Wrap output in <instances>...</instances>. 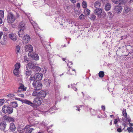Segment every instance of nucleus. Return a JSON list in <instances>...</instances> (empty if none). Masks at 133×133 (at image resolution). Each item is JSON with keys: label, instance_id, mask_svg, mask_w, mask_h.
Wrapping results in <instances>:
<instances>
[{"label": "nucleus", "instance_id": "f257e3e1", "mask_svg": "<svg viewBox=\"0 0 133 133\" xmlns=\"http://www.w3.org/2000/svg\"><path fill=\"white\" fill-rule=\"evenodd\" d=\"M123 117L122 120L123 121L122 123V125L125 127L127 125V122H130L131 121V119L129 117L127 116V113L126 112V110L125 109H124L122 112Z\"/></svg>", "mask_w": 133, "mask_h": 133}, {"label": "nucleus", "instance_id": "f03ea898", "mask_svg": "<svg viewBox=\"0 0 133 133\" xmlns=\"http://www.w3.org/2000/svg\"><path fill=\"white\" fill-rule=\"evenodd\" d=\"M16 19V16L11 12L8 13L7 18V21L9 24L13 23Z\"/></svg>", "mask_w": 133, "mask_h": 133}, {"label": "nucleus", "instance_id": "7ed1b4c3", "mask_svg": "<svg viewBox=\"0 0 133 133\" xmlns=\"http://www.w3.org/2000/svg\"><path fill=\"white\" fill-rule=\"evenodd\" d=\"M2 111L5 114H10L13 112V109L11 107L7 105H4L3 107Z\"/></svg>", "mask_w": 133, "mask_h": 133}, {"label": "nucleus", "instance_id": "20e7f679", "mask_svg": "<svg viewBox=\"0 0 133 133\" xmlns=\"http://www.w3.org/2000/svg\"><path fill=\"white\" fill-rule=\"evenodd\" d=\"M34 89H40L42 88V83L38 81H34L32 84Z\"/></svg>", "mask_w": 133, "mask_h": 133}, {"label": "nucleus", "instance_id": "39448f33", "mask_svg": "<svg viewBox=\"0 0 133 133\" xmlns=\"http://www.w3.org/2000/svg\"><path fill=\"white\" fill-rule=\"evenodd\" d=\"M42 102V99L40 98H36L34 99L33 104L35 105H39Z\"/></svg>", "mask_w": 133, "mask_h": 133}, {"label": "nucleus", "instance_id": "423d86ee", "mask_svg": "<svg viewBox=\"0 0 133 133\" xmlns=\"http://www.w3.org/2000/svg\"><path fill=\"white\" fill-rule=\"evenodd\" d=\"M28 56H30L32 59L35 60L37 61L39 59V56L37 54L30 52L28 53Z\"/></svg>", "mask_w": 133, "mask_h": 133}, {"label": "nucleus", "instance_id": "0eeeda50", "mask_svg": "<svg viewBox=\"0 0 133 133\" xmlns=\"http://www.w3.org/2000/svg\"><path fill=\"white\" fill-rule=\"evenodd\" d=\"M29 19L30 22L33 25L34 28V29L35 31L36 32V34L37 35H39V34H38L37 32L39 31V29L38 26L37 24L34 22L32 20H30L29 18Z\"/></svg>", "mask_w": 133, "mask_h": 133}, {"label": "nucleus", "instance_id": "6e6552de", "mask_svg": "<svg viewBox=\"0 0 133 133\" xmlns=\"http://www.w3.org/2000/svg\"><path fill=\"white\" fill-rule=\"evenodd\" d=\"M25 50L26 52H32L33 50V47L30 44H27L25 46Z\"/></svg>", "mask_w": 133, "mask_h": 133}, {"label": "nucleus", "instance_id": "1a4fd4ad", "mask_svg": "<svg viewBox=\"0 0 133 133\" xmlns=\"http://www.w3.org/2000/svg\"><path fill=\"white\" fill-rule=\"evenodd\" d=\"M3 120L8 121L9 122H13L14 121V118L8 116L6 115L4 116L2 118Z\"/></svg>", "mask_w": 133, "mask_h": 133}, {"label": "nucleus", "instance_id": "9d476101", "mask_svg": "<svg viewBox=\"0 0 133 133\" xmlns=\"http://www.w3.org/2000/svg\"><path fill=\"white\" fill-rule=\"evenodd\" d=\"M30 38L29 36L28 35H24L23 38V42L24 44L28 43L30 40Z\"/></svg>", "mask_w": 133, "mask_h": 133}, {"label": "nucleus", "instance_id": "9b49d317", "mask_svg": "<svg viewBox=\"0 0 133 133\" xmlns=\"http://www.w3.org/2000/svg\"><path fill=\"white\" fill-rule=\"evenodd\" d=\"M54 105V104L52 103H50L49 105V107L50 108H51L50 109H49L48 111H46V113H47L48 112H49L50 114H51L52 113H53L54 111L53 110H55L56 109L55 108V106L52 107V106Z\"/></svg>", "mask_w": 133, "mask_h": 133}, {"label": "nucleus", "instance_id": "f8f14e48", "mask_svg": "<svg viewBox=\"0 0 133 133\" xmlns=\"http://www.w3.org/2000/svg\"><path fill=\"white\" fill-rule=\"evenodd\" d=\"M43 76L42 73H38L35 75V78L36 81H38L42 80Z\"/></svg>", "mask_w": 133, "mask_h": 133}, {"label": "nucleus", "instance_id": "ddd939ff", "mask_svg": "<svg viewBox=\"0 0 133 133\" xmlns=\"http://www.w3.org/2000/svg\"><path fill=\"white\" fill-rule=\"evenodd\" d=\"M47 56L48 58L50 64L51 65L53 63L54 59L52 58L53 56L52 54H51L49 52L47 53Z\"/></svg>", "mask_w": 133, "mask_h": 133}, {"label": "nucleus", "instance_id": "4468645a", "mask_svg": "<svg viewBox=\"0 0 133 133\" xmlns=\"http://www.w3.org/2000/svg\"><path fill=\"white\" fill-rule=\"evenodd\" d=\"M102 11V9H101L97 8L94 10V13L98 17H100Z\"/></svg>", "mask_w": 133, "mask_h": 133}, {"label": "nucleus", "instance_id": "2eb2a0df", "mask_svg": "<svg viewBox=\"0 0 133 133\" xmlns=\"http://www.w3.org/2000/svg\"><path fill=\"white\" fill-rule=\"evenodd\" d=\"M36 66V64H34V62H31L28 64L26 66V68L27 70L29 68H35Z\"/></svg>", "mask_w": 133, "mask_h": 133}, {"label": "nucleus", "instance_id": "dca6fc26", "mask_svg": "<svg viewBox=\"0 0 133 133\" xmlns=\"http://www.w3.org/2000/svg\"><path fill=\"white\" fill-rule=\"evenodd\" d=\"M122 10V8L121 6L119 5H116L115 8V11L116 13L119 14L120 13Z\"/></svg>", "mask_w": 133, "mask_h": 133}, {"label": "nucleus", "instance_id": "f3484780", "mask_svg": "<svg viewBox=\"0 0 133 133\" xmlns=\"http://www.w3.org/2000/svg\"><path fill=\"white\" fill-rule=\"evenodd\" d=\"M46 95V92L43 90H41L39 91V98H44Z\"/></svg>", "mask_w": 133, "mask_h": 133}, {"label": "nucleus", "instance_id": "a211bd4d", "mask_svg": "<svg viewBox=\"0 0 133 133\" xmlns=\"http://www.w3.org/2000/svg\"><path fill=\"white\" fill-rule=\"evenodd\" d=\"M54 87L56 92L57 93L56 94V95H57L58 96L59 94L58 89H59L60 87V85L58 83H55L54 84Z\"/></svg>", "mask_w": 133, "mask_h": 133}, {"label": "nucleus", "instance_id": "6ab92c4d", "mask_svg": "<svg viewBox=\"0 0 133 133\" xmlns=\"http://www.w3.org/2000/svg\"><path fill=\"white\" fill-rule=\"evenodd\" d=\"M6 124L5 122L2 121L0 123V129L1 130H4L6 128Z\"/></svg>", "mask_w": 133, "mask_h": 133}, {"label": "nucleus", "instance_id": "aec40b11", "mask_svg": "<svg viewBox=\"0 0 133 133\" xmlns=\"http://www.w3.org/2000/svg\"><path fill=\"white\" fill-rule=\"evenodd\" d=\"M35 90L33 91L32 95L33 96L37 97L39 98V90L38 89H34Z\"/></svg>", "mask_w": 133, "mask_h": 133}, {"label": "nucleus", "instance_id": "412c9836", "mask_svg": "<svg viewBox=\"0 0 133 133\" xmlns=\"http://www.w3.org/2000/svg\"><path fill=\"white\" fill-rule=\"evenodd\" d=\"M9 37L13 41H15L17 39L16 35L12 33L9 34Z\"/></svg>", "mask_w": 133, "mask_h": 133}, {"label": "nucleus", "instance_id": "4be33fe9", "mask_svg": "<svg viewBox=\"0 0 133 133\" xmlns=\"http://www.w3.org/2000/svg\"><path fill=\"white\" fill-rule=\"evenodd\" d=\"M22 102L23 103L28 104L32 107H34V104L29 101L25 99L22 101Z\"/></svg>", "mask_w": 133, "mask_h": 133}, {"label": "nucleus", "instance_id": "5701e85b", "mask_svg": "<svg viewBox=\"0 0 133 133\" xmlns=\"http://www.w3.org/2000/svg\"><path fill=\"white\" fill-rule=\"evenodd\" d=\"M23 29H20L18 31V34L19 36L21 37H22L24 35V30Z\"/></svg>", "mask_w": 133, "mask_h": 133}, {"label": "nucleus", "instance_id": "b1692460", "mask_svg": "<svg viewBox=\"0 0 133 133\" xmlns=\"http://www.w3.org/2000/svg\"><path fill=\"white\" fill-rule=\"evenodd\" d=\"M44 84L47 87H49L50 86L51 83V81L49 79H44Z\"/></svg>", "mask_w": 133, "mask_h": 133}, {"label": "nucleus", "instance_id": "393cba45", "mask_svg": "<svg viewBox=\"0 0 133 133\" xmlns=\"http://www.w3.org/2000/svg\"><path fill=\"white\" fill-rule=\"evenodd\" d=\"M25 24L23 22H21L19 24L18 28H20V29H23V30H25Z\"/></svg>", "mask_w": 133, "mask_h": 133}, {"label": "nucleus", "instance_id": "a878e982", "mask_svg": "<svg viewBox=\"0 0 133 133\" xmlns=\"http://www.w3.org/2000/svg\"><path fill=\"white\" fill-rule=\"evenodd\" d=\"M26 87H25L23 84H21L20 86L18 87V91H25L26 90Z\"/></svg>", "mask_w": 133, "mask_h": 133}, {"label": "nucleus", "instance_id": "bb28decb", "mask_svg": "<svg viewBox=\"0 0 133 133\" xmlns=\"http://www.w3.org/2000/svg\"><path fill=\"white\" fill-rule=\"evenodd\" d=\"M10 130L11 131H14L16 129L13 123H11L10 124Z\"/></svg>", "mask_w": 133, "mask_h": 133}, {"label": "nucleus", "instance_id": "cd10ccee", "mask_svg": "<svg viewBox=\"0 0 133 133\" xmlns=\"http://www.w3.org/2000/svg\"><path fill=\"white\" fill-rule=\"evenodd\" d=\"M124 2V0H116L114 1V3L117 4L121 5Z\"/></svg>", "mask_w": 133, "mask_h": 133}, {"label": "nucleus", "instance_id": "c85d7f7f", "mask_svg": "<svg viewBox=\"0 0 133 133\" xmlns=\"http://www.w3.org/2000/svg\"><path fill=\"white\" fill-rule=\"evenodd\" d=\"M111 8V5L110 3H107L105 5V9L106 11H108Z\"/></svg>", "mask_w": 133, "mask_h": 133}, {"label": "nucleus", "instance_id": "c756f323", "mask_svg": "<svg viewBox=\"0 0 133 133\" xmlns=\"http://www.w3.org/2000/svg\"><path fill=\"white\" fill-rule=\"evenodd\" d=\"M101 5L100 3L98 2H96L95 3L94 6L96 8V9L98 8Z\"/></svg>", "mask_w": 133, "mask_h": 133}, {"label": "nucleus", "instance_id": "7c9ffc66", "mask_svg": "<svg viewBox=\"0 0 133 133\" xmlns=\"http://www.w3.org/2000/svg\"><path fill=\"white\" fill-rule=\"evenodd\" d=\"M11 104L12 108H16L18 107V104L16 102H12Z\"/></svg>", "mask_w": 133, "mask_h": 133}, {"label": "nucleus", "instance_id": "2f4dec72", "mask_svg": "<svg viewBox=\"0 0 133 133\" xmlns=\"http://www.w3.org/2000/svg\"><path fill=\"white\" fill-rule=\"evenodd\" d=\"M90 13V11L89 10L87 9L84 10V13L85 15H88Z\"/></svg>", "mask_w": 133, "mask_h": 133}, {"label": "nucleus", "instance_id": "473e14b6", "mask_svg": "<svg viewBox=\"0 0 133 133\" xmlns=\"http://www.w3.org/2000/svg\"><path fill=\"white\" fill-rule=\"evenodd\" d=\"M83 106L81 105H79V106H75L74 107V109L77 110L78 111H79L80 110V108L82 107Z\"/></svg>", "mask_w": 133, "mask_h": 133}, {"label": "nucleus", "instance_id": "72a5a7b5", "mask_svg": "<svg viewBox=\"0 0 133 133\" xmlns=\"http://www.w3.org/2000/svg\"><path fill=\"white\" fill-rule=\"evenodd\" d=\"M20 48V46L19 45H17L16 46L15 52L17 54L19 53Z\"/></svg>", "mask_w": 133, "mask_h": 133}, {"label": "nucleus", "instance_id": "f704fd0d", "mask_svg": "<svg viewBox=\"0 0 133 133\" xmlns=\"http://www.w3.org/2000/svg\"><path fill=\"white\" fill-rule=\"evenodd\" d=\"M99 76L101 77H103L104 76V72L103 71H100L99 74Z\"/></svg>", "mask_w": 133, "mask_h": 133}, {"label": "nucleus", "instance_id": "c9c22d12", "mask_svg": "<svg viewBox=\"0 0 133 133\" xmlns=\"http://www.w3.org/2000/svg\"><path fill=\"white\" fill-rule=\"evenodd\" d=\"M15 69H19L20 67V64L19 63H17L15 65Z\"/></svg>", "mask_w": 133, "mask_h": 133}, {"label": "nucleus", "instance_id": "e433bc0d", "mask_svg": "<svg viewBox=\"0 0 133 133\" xmlns=\"http://www.w3.org/2000/svg\"><path fill=\"white\" fill-rule=\"evenodd\" d=\"M19 69H14V73L15 75H17L19 72Z\"/></svg>", "mask_w": 133, "mask_h": 133}, {"label": "nucleus", "instance_id": "4c0bfd02", "mask_svg": "<svg viewBox=\"0 0 133 133\" xmlns=\"http://www.w3.org/2000/svg\"><path fill=\"white\" fill-rule=\"evenodd\" d=\"M124 13L127 14L130 11V9L129 8L125 7L124 8Z\"/></svg>", "mask_w": 133, "mask_h": 133}, {"label": "nucleus", "instance_id": "58836bf2", "mask_svg": "<svg viewBox=\"0 0 133 133\" xmlns=\"http://www.w3.org/2000/svg\"><path fill=\"white\" fill-rule=\"evenodd\" d=\"M82 6L83 8H85L87 6V4L86 2L84 1L82 3Z\"/></svg>", "mask_w": 133, "mask_h": 133}, {"label": "nucleus", "instance_id": "ea45409f", "mask_svg": "<svg viewBox=\"0 0 133 133\" xmlns=\"http://www.w3.org/2000/svg\"><path fill=\"white\" fill-rule=\"evenodd\" d=\"M89 18L91 20H94L96 16L93 14L90 15Z\"/></svg>", "mask_w": 133, "mask_h": 133}, {"label": "nucleus", "instance_id": "a19ab883", "mask_svg": "<svg viewBox=\"0 0 133 133\" xmlns=\"http://www.w3.org/2000/svg\"><path fill=\"white\" fill-rule=\"evenodd\" d=\"M4 12L3 10L0 11V17L2 18H3L4 16Z\"/></svg>", "mask_w": 133, "mask_h": 133}, {"label": "nucleus", "instance_id": "79ce46f5", "mask_svg": "<svg viewBox=\"0 0 133 133\" xmlns=\"http://www.w3.org/2000/svg\"><path fill=\"white\" fill-rule=\"evenodd\" d=\"M127 130L129 133L132 132L133 131V128L131 127L128 128Z\"/></svg>", "mask_w": 133, "mask_h": 133}, {"label": "nucleus", "instance_id": "37998d69", "mask_svg": "<svg viewBox=\"0 0 133 133\" xmlns=\"http://www.w3.org/2000/svg\"><path fill=\"white\" fill-rule=\"evenodd\" d=\"M90 111L91 114L92 115H94L96 114V111H95L94 110L91 109H90Z\"/></svg>", "mask_w": 133, "mask_h": 133}, {"label": "nucleus", "instance_id": "c03bdc74", "mask_svg": "<svg viewBox=\"0 0 133 133\" xmlns=\"http://www.w3.org/2000/svg\"><path fill=\"white\" fill-rule=\"evenodd\" d=\"M34 130L33 128H30L28 129L26 132L25 133H31L32 131Z\"/></svg>", "mask_w": 133, "mask_h": 133}, {"label": "nucleus", "instance_id": "a18cd8bd", "mask_svg": "<svg viewBox=\"0 0 133 133\" xmlns=\"http://www.w3.org/2000/svg\"><path fill=\"white\" fill-rule=\"evenodd\" d=\"M71 88H72L75 91H77V88L74 86V85H75V84H71Z\"/></svg>", "mask_w": 133, "mask_h": 133}, {"label": "nucleus", "instance_id": "49530a36", "mask_svg": "<svg viewBox=\"0 0 133 133\" xmlns=\"http://www.w3.org/2000/svg\"><path fill=\"white\" fill-rule=\"evenodd\" d=\"M29 81L30 82H31L33 81H36V80H35V75L34 76V77H32V76H31L29 78Z\"/></svg>", "mask_w": 133, "mask_h": 133}, {"label": "nucleus", "instance_id": "de8ad7c7", "mask_svg": "<svg viewBox=\"0 0 133 133\" xmlns=\"http://www.w3.org/2000/svg\"><path fill=\"white\" fill-rule=\"evenodd\" d=\"M14 96V94H10L7 95V97L10 98L11 99H12Z\"/></svg>", "mask_w": 133, "mask_h": 133}, {"label": "nucleus", "instance_id": "09e8293b", "mask_svg": "<svg viewBox=\"0 0 133 133\" xmlns=\"http://www.w3.org/2000/svg\"><path fill=\"white\" fill-rule=\"evenodd\" d=\"M72 71L73 72L72 73H70V71H69V70H68V73L69 74H70L71 75H74V74L75 73V69H72Z\"/></svg>", "mask_w": 133, "mask_h": 133}, {"label": "nucleus", "instance_id": "8fccbe9b", "mask_svg": "<svg viewBox=\"0 0 133 133\" xmlns=\"http://www.w3.org/2000/svg\"><path fill=\"white\" fill-rule=\"evenodd\" d=\"M102 1L103 3L104 4H106L107 3H109V0H102Z\"/></svg>", "mask_w": 133, "mask_h": 133}, {"label": "nucleus", "instance_id": "3c124183", "mask_svg": "<svg viewBox=\"0 0 133 133\" xmlns=\"http://www.w3.org/2000/svg\"><path fill=\"white\" fill-rule=\"evenodd\" d=\"M24 60L25 62L27 63L29 61L28 59L26 56H25L24 57Z\"/></svg>", "mask_w": 133, "mask_h": 133}, {"label": "nucleus", "instance_id": "603ef678", "mask_svg": "<svg viewBox=\"0 0 133 133\" xmlns=\"http://www.w3.org/2000/svg\"><path fill=\"white\" fill-rule=\"evenodd\" d=\"M108 15L109 17V18H112L113 17V15L111 12H109L108 13Z\"/></svg>", "mask_w": 133, "mask_h": 133}, {"label": "nucleus", "instance_id": "864d4df0", "mask_svg": "<svg viewBox=\"0 0 133 133\" xmlns=\"http://www.w3.org/2000/svg\"><path fill=\"white\" fill-rule=\"evenodd\" d=\"M40 38L41 40V42L43 46H44V45H45L46 44V41H43V40L42 39L41 37H40Z\"/></svg>", "mask_w": 133, "mask_h": 133}, {"label": "nucleus", "instance_id": "5fc2aeb1", "mask_svg": "<svg viewBox=\"0 0 133 133\" xmlns=\"http://www.w3.org/2000/svg\"><path fill=\"white\" fill-rule=\"evenodd\" d=\"M4 102V100L3 99H0V106L2 105Z\"/></svg>", "mask_w": 133, "mask_h": 133}, {"label": "nucleus", "instance_id": "6e6d98bb", "mask_svg": "<svg viewBox=\"0 0 133 133\" xmlns=\"http://www.w3.org/2000/svg\"><path fill=\"white\" fill-rule=\"evenodd\" d=\"M25 74L27 76H29L30 75V71H27L26 72Z\"/></svg>", "mask_w": 133, "mask_h": 133}, {"label": "nucleus", "instance_id": "4d7b16f0", "mask_svg": "<svg viewBox=\"0 0 133 133\" xmlns=\"http://www.w3.org/2000/svg\"><path fill=\"white\" fill-rule=\"evenodd\" d=\"M35 67L37 72H39L41 70V68L39 67L36 66Z\"/></svg>", "mask_w": 133, "mask_h": 133}, {"label": "nucleus", "instance_id": "13d9d810", "mask_svg": "<svg viewBox=\"0 0 133 133\" xmlns=\"http://www.w3.org/2000/svg\"><path fill=\"white\" fill-rule=\"evenodd\" d=\"M84 17V16L83 14H81L79 16V18L80 19H83Z\"/></svg>", "mask_w": 133, "mask_h": 133}, {"label": "nucleus", "instance_id": "bf43d9fd", "mask_svg": "<svg viewBox=\"0 0 133 133\" xmlns=\"http://www.w3.org/2000/svg\"><path fill=\"white\" fill-rule=\"evenodd\" d=\"M73 64L72 62H69L67 64V66H68V67L70 69L71 68V67L69 66V65H71Z\"/></svg>", "mask_w": 133, "mask_h": 133}, {"label": "nucleus", "instance_id": "052dcab7", "mask_svg": "<svg viewBox=\"0 0 133 133\" xmlns=\"http://www.w3.org/2000/svg\"><path fill=\"white\" fill-rule=\"evenodd\" d=\"M123 130H122L120 128H119L117 129V131L119 132H121Z\"/></svg>", "mask_w": 133, "mask_h": 133}, {"label": "nucleus", "instance_id": "680f3d73", "mask_svg": "<svg viewBox=\"0 0 133 133\" xmlns=\"http://www.w3.org/2000/svg\"><path fill=\"white\" fill-rule=\"evenodd\" d=\"M118 122L117 119H115L114 121V124H116Z\"/></svg>", "mask_w": 133, "mask_h": 133}, {"label": "nucleus", "instance_id": "e2e57ef3", "mask_svg": "<svg viewBox=\"0 0 133 133\" xmlns=\"http://www.w3.org/2000/svg\"><path fill=\"white\" fill-rule=\"evenodd\" d=\"M41 125H44V126H46V125L45 124V122H44V121H43L42 123H41Z\"/></svg>", "mask_w": 133, "mask_h": 133}, {"label": "nucleus", "instance_id": "0e129e2a", "mask_svg": "<svg viewBox=\"0 0 133 133\" xmlns=\"http://www.w3.org/2000/svg\"><path fill=\"white\" fill-rule=\"evenodd\" d=\"M56 101L57 102L58 101L59 99H60V97L58 96H56Z\"/></svg>", "mask_w": 133, "mask_h": 133}, {"label": "nucleus", "instance_id": "69168bd1", "mask_svg": "<svg viewBox=\"0 0 133 133\" xmlns=\"http://www.w3.org/2000/svg\"><path fill=\"white\" fill-rule=\"evenodd\" d=\"M18 96L22 97H24V95L23 94H18Z\"/></svg>", "mask_w": 133, "mask_h": 133}, {"label": "nucleus", "instance_id": "338daca9", "mask_svg": "<svg viewBox=\"0 0 133 133\" xmlns=\"http://www.w3.org/2000/svg\"><path fill=\"white\" fill-rule=\"evenodd\" d=\"M3 35V32L1 31H0V39H1V38L2 36Z\"/></svg>", "mask_w": 133, "mask_h": 133}, {"label": "nucleus", "instance_id": "774afa93", "mask_svg": "<svg viewBox=\"0 0 133 133\" xmlns=\"http://www.w3.org/2000/svg\"><path fill=\"white\" fill-rule=\"evenodd\" d=\"M70 1L73 3H75L76 2V1L75 0H70Z\"/></svg>", "mask_w": 133, "mask_h": 133}]
</instances>
